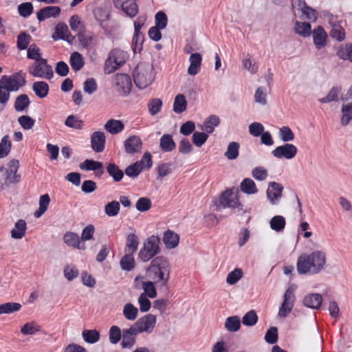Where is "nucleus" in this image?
Listing matches in <instances>:
<instances>
[{"instance_id":"nucleus-54","label":"nucleus","mask_w":352,"mask_h":352,"mask_svg":"<svg viewBox=\"0 0 352 352\" xmlns=\"http://www.w3.org/2000/svg\"><path fill=\"white\" fill-rule=\"evenodd\" d=\"M82 336L84 340L89 344H94L100 339V333L97 330H84Z\"/></svg>"},{"instance_id":"nucleus-8","label":"nucleus","mask_w":352,"mask_h":352,"mask_svg":"<svg viewBox=\"0 0 352 352\" xmlns=\"http://www.w3.org/2000/svg\"><path fill=\"white\" fill-rule=\"evenodd\" d=\"M113 86L120 95L126 96L131 90V79L127 74H116L113 77Z\"/></svg>"},{"instance_id":"nucleus-19","label":"nucleus","mask_w":352,"mask_h":352,"mask_svg":"<svg viewBox=\"0 0 352 352\" xmlns=\"http://www.w3.org/2000/svg\"><path fill=\"white\" fill-rule=\"evenodd\" d=\"M106 137L102 131H95L91 136V146L96 153H101L104 148Z\"/></svg>"},{"instance_id":"nucleus-59","label":"nucleus","mask_w":352,"mask_h":352,"mask_svg":"<svg viewBox=\"0 0 352 352\" xmlns=\"http://www.w3.org/2000/svg\"><path fill=\"white\" fill-rule=\"evenodd\" d=\"M337 54L341 59L352 61V45L348 44L340 47Z\"/></svg>"},{"instance_id":"nucleus-49","label":"nucleus","mask_w":352,"mask_h":352,"mask_svg":"<svg viewBox=\"0 0 352 352\" xmlns=\"http://www.w3.org/2000/svg\"><path fill=\"white\" fill-rule=\"evenodd\" d=\"M121 10L130 17H134L138 12V5L135 0H128Z\"/></svg>"},{"instance_id":"nucleus-4","label":"nucleus","mask_w":352,"mask_h":352,"mask_svg":"<svg viewBox=\"0 0 352 352\" xmlns=\"http://www.w3.org/2000/svg\"><path fill=\"white\" fill-rule=\"evenodd\" d=\"M126 52L118 48L113 49L109 53L104 64V72L110 74L118 69L128 59Z\"/></svg>"},{"instance_id":"nucleus-36","label":"nucleus","mask_w":352,"mask_h":352,"mask_svg":"<svg viewBox=\"0 0 352 352\" xmlns=\"http://www.w3.org/2000/svg\"><path fill=\"white\" fill-rule=\"evenodd\" d=\"M41 329V327L36 321H31L21 327V333L23 336H30L39 332Z\"/></svg>"},{"instance_id":"nucleus-3","label":"nucleus","mask_w":352,"mask_h":352,"mask_svg":"<svg viewBox=\"0 0 352 352\" xmlns=\"http://www.w3.org/2000/svg\"><path fill=\"white\" fill-rule=\"evenodd\" d=\"M153 66L148 63L138 64L133 72L134 82L140 89L148 87L154 80Z\"/></svg>"},{"instance_id":"nucleus-64","label":"nucleus","mask_w":352,"mask_h":352,"mask_svg":"<svg viewBox=\"0 0 352 352\" xmlns=\"http://www.w3.org/2000/svg\"><path fill=\"white\" fill-rule=\"evenodd\" d=\"M252 175L258 181H264L267 177L268 173L263 166H257L252 169Z\"/></svg>"},{"instance_id":"nucleus-43","label":"nucleus","mask_w":352,"mask_h":352,"mask_svg":"<svg viewBox=\"0 0 352 352\" xmlns=\"http://www.w3.org/2000/svg\"><path fill=\"white\" fill-rule=\"evenodd\" d=\"M142 288L144 290V292L141 294H144L145 296H147L151 298H154L157 296V291L155 287V284H156L153 280V281H141Z\"/></svg>"},{"instance_id":"nucleus-6","label":"nucleus","mask_w":352,"mask_h":352,"mask_svg":"<svg viewBox=\"0 0 352 352\" xmlns=\"http://www.w3.org/2000/svg\"><path fill=\"white\" fill-rule=\"evenodd\" d=\"M28 72L34 77L50 80L54 76L52 66L47 64V59L44 58L34 62L28 68Z\"/></svg>"},{"instance_id":"nucleus-30","label":"nucleus","mask_w":352,"mask_h":352,"mask_svg":"<svg viewBox=\"0 0 352 352\" xmlns=\"http://www.w3.org/2000/svg\"><path fill=\"white\" fill-rule=\"evenodd\" d=\"M70 36L67 25L64 23H59L55 28V32L52 35L54 40H67Z\"/></svg>"},{"instance_id":"nucleus-33","label":"nucleus","mask_w":352,"mask_h":352,"mask_svg":"<svg viewBox=\"0 0 352 352\" xmlns=\"http://www.w3.org/2000/svg\"><path fill=\"white\" fill-rule=\"evenodd\" d=\"M285 219L281 215L273 217L270 221V228L276 232H282L285 228Z\"/></svg>"},{"instance_id":"nucleus-24","label":"nucleus","mask_w":352,"mask_h":352,"mask_svg":"<svg viewBox=\"0 0 352 352\" xmlns=\"http://www.w3.org/2000/svg\"><path fill=\"white\" fill-rule=\"evenodd\" d=\"M202 61V56L199 53H192L190 56V65L188 68V73L191 76H195L200 70Z\"/></svg>"},{"instance_id":"nucleus-1","label":"nucleus","mask_w":352,"mask_h":352,"mask_svg":"<svg viewBox=\"0 0 352 352\" xmlns=\"http://www.w3.org/2000/svg\"><path fill=\"white\" fill-rule=\"evenodd\" d=\"M327 264V254L323 250H316L300 255L296 268L299 274L315 275L323 271Z\"/></svg>"},{"instance_id":"nucleus-55","label":"nucleus","mask_w":352,"mask_h":352,"mask_svg":"<svg viewBox=\"0 0 352 352\" xmlns=\"http://www.w3.org/2000/svg\"><path fill=\"white\" fill-rule=\"evenodd\" d=\"M11 147L12 143L9 136H3L0 142V158L6 157L9 154Z\"/></svg>"},{"instance_id":"nucleus-17","label":"nucleus","mask_w":352,"mask_h":352,"mask_svg":"<svg viewBox=\"0 0 352 352\" xmlns=\"http://www.w3.org/2000/svg\"><path fill=\"white\" fill-rule=\"evenodd\" d=\"M8 168L5 167V173L8 176V181L10 184H15L20 181V175L17 174L19 166V162L17 160H11Z\"/></svg>"},{"instance_id":"nucleus-5","label":"nucleus","mask_w":352,"mask_h":352,"mask_svg":"<svg viewBox=\"0 0 352 352\" xmlns=\"http://www.w3.org/2000/svg\"><path fill=\"white\" fill-rule=\"evenodd\" d=\"M160 238L152 235L148 237L140 249L138 256L144 263L148 261L160 252Z\"/></svg>"},{"instance_id":"nucleus-14","label":"nucleus","mask_w":352,"mask_h":352,"mask_svg":"<svg viewBox=\"0 0 352 352\" xmlns=\"http://www.w3.org/2000/svg\"><path fill=\"white\" fill-rule=\"evenodd\" d=\"M80 169L86 171H94L98 177L104 174L103 164L99 161L87 159L79 164Z\"/></svg>"},{"instance_id":"nucleus-52","label":"nucleus","mask_w":352,"mask_h":352,"mask_svg":"<svg viewBox=\"0 0 352 352\" xmlns=\"http://www.w3.org/2000/svg\"><path fill=\"white\" fill-rule=\"evenodd\" d=\"M120 202L117 201H110L104 206V212L108 217L117 216L120 212Z\"/></svg>"},{"instance_id":"nucleus-32","label":"nucleus","mask_w":352,"mask_h":352,"mask_svg":"<svg viewBox=\"0 0 352 352\" xmlns=\"http://www.w3.org/2000/svg\"><path fill=\"white\" fill-rule=\"evenodd\" d=\"M342 91L341 87L334 86L333 87L326 96L321 98L318 100L320 103H329L331 102H336L338 100L339 95Z\"/></svg>"},{"instance_id":"nucleus-20","label":"nucleus","mask_w":352,"mask_h":352,"mask_svg":"<svg viewBox=\"0 0 352 352\" xmlns=\"http://www.w3.org/2000/svg\"><path fill=\"white\" fill-rule=\"evenodd\" d=\"M60 8L58 6H47L41 8L36 13L38 21H43L47 19L56 18L60 15Z\"/></svg>"},{"instance_id":"nucleus-56","label":"nucleus","mask_w":352,"mask_h":352,"mask_svg":"<svg viewBox=\"0 0 352 352\" xmlns=\"http://www.w3.org/2000/svg\"><path fill=\"white\" fill-rule=\"evenodd\" d=\"M120 266L122 270L131 271L135 267V260L132 254L128 253L120 260Z\"/></svg>"},{"instance_id":"nucleus-34","label":"nucleus","mask_w":352,"mask_h":352,"mask_svg":"<svg viewBox=\"0 0 352 352\" xmlns=\"http://www.w3.org/2000/svg\"><path fill=\"white\" fill-rule=\"evenodd\" d=\"M124 128L123 123L118 120L111 119L104 124V129L111 134H117Z\"/></svg>"},{"instance_id":"nucleus-53","label":"nucleus","mask_w":352,"mask_h":352,"mask_svg":"<svg viewBox=\"0 0 352 352\" xmlns=\"http://www.w3.org/2000/svg\"><path fill=\"white\" fill-rule=\"evenodd\" d=\"M278 135L280 139L284 142H292L295 138L294 133L287 126H284L279 129Z\"/></svg>"},{"instance_id":"nucleus-62","label":"nucleus","mask_w":352,"mask_h":352,"mask_svg":"<svg viewBox=\"0 0 352 352\" xmlns=\"http://www.w3.org/2000/svg\"><path fill=\"white\" fill-rule=\"evenodd\" d=\"M208 138V135L206 132L195 131L192 134V141L196 146L201 147L205 144Z\"/></svg>"},{"instance_id":"nucleus-41","label":"nucleus","mask_w":352,"mask_h":352,"mask_svg":"<svg viewBox=\"0 0 352 352\" xmlns=\"http://www.w3.org/2000/svg\"><path fill=\"white\" fill-rule=\"evenodd\" d=\"M123 315L128 320H135L138 315V309L132 303H126L123 307Z\"/></svg>"},{"instance_id":"nucleus-60","label":"nucleus","mask_w":352,"mask_h":352,"mask_svg":"<svg viewBox=\"0 0 352 352\" xmlns=\"http://www.w3.org/2000/svg\"><path fill=\"white\" fill-rule=\"evenodd\" d=\"M243 277V271L240 268H235L230 272L226 278V283L232 285L236 283Z\"/></svg>"},{"instance_id":"nucleus-29","label":"nucleus","mask_w":352,"mask_h":352,"mask_svg":"<svg viewBox=\"0 0 352 352\" xmlns=\"http://www.w3.org/2000/svg\"><path fill=\"white\" fill-rule=\"evenodd\" d=\"M219 122L220 120L219 117L212 115L206 119L203 125L201 126V129L207 134L212 133L214 131V128L219 124Z\"/></svg>"},{"instance_id":"nucleus-39","label":"nucleus","mask_w":352,"mask_h":352,"mask_svg":"<svg viewBox=\"0 0 352 352\" xmlns=\"http://www.w3.org/2000/svg\"><path fill=\"white\" fill-rule=\"evenodd\" d=\"M160 145L161 149L165 152H170L175 148V143L169 134H164L161 137Z\"/></svg>"},{"instance_id":"nucleus-31","label":"nucleus","mask_w":352,"mask_h":352,"mask_svg":"<svg viewBox=\"0 0 352 352\" xmlns=\"http://www.w3.org/2000/svg\"><path fill=\"white\" fill-rule=\"evenodd\" d=\"M30 100L27 94H21L15 100L14 108L17 112L25 111L30 106Z\"/></svg>"},{"instance_id":"nucleus-23","label":"nucleus","mask_w":352,"mask_h":352,"mask_svg":"<svg viewBox=\"0 0 352 352\" xmlns=\"http://www.w3.org/2000/svg\"><path fill=\"white\" fill-rule=\"evenodd\" d=\"M314 43L318 50L324 47L327 43V34L322 26H318L312 32Z\"/></svg>"},{"instance_id":"nucleus-21","label":"nucleus","mask_w":352,"mask_h":352,"mask_svg":"<svg viewBox=\"0 0 352 352\" xmlns=\"http://www.w3.org/2000/svg\"><path fill=\"white\" fill-rule=\"evenodd\" d=\"M78 38L81 45L89 50L94 48L97 44V37L92 32H80L78 34Z\"/></svg>"},{"instance_id":"nucleus-63","label":"nucleus","mask_w":352,"mask_h":352,"mask_svg":"<svg viewBox=\"0 0 352 352\" xmlns=\"http://www.w3.org/2000/svg\"><path fill=\"white\" fill-rule=\"evenodd\" d=\"M18 12L20 16L27 18L33 12V6L30 2L22 3L18 6Z\"/></svg>"},{"instance_id":"nucleus-35","label":"nucleus","mask_w":352,"mask_h":352,"mask_svg":"<svg viewBox=\"0 0 352 352\" xmlns=\"http://www.w3.org/2000/svg\"><path fill=\"white\" fill-rule=\"evenodd\" d=\"M32 89L38 98H43L48 94L49 86L44 81H37L33 84Z\"/></svg>"},{"instance_id":"nucleus-48","label":"nucleus","mask_w":352,"mask_h":352,"mask_svg":"<svg viewBox=\"0 0 352 352\" xmlns=\"http://www.w3.org/2000/svg\"><path fill=\"white\" fill-rule=\"evenodd\" d=\"M295 32L303 37L309 36L311 33V25L306 22L296 21Z\"/></svg>"},{"instance_id":"nucleus-28","label":"nucleus","mask_w":352,"mask_h":352,"mask_svg":"<svg viewBox=\"0 0 352 352\" xmlns=\"http://www.w3.org/2000/svg\"><path fill=\"white\" fill-rule=\"evenodd\" d=\"M27 225L23 219L18 220L14 225V228L11 231V236L14 239H22L26 232Z\"/></svg>"},{"instance_id":"nucleus-47","label":"nucleus","mask_w":352,"mask_h":352,"mask_svg":"<svg viewBox=\"0 0 352 352\" xmlns=\"http://www.w3.org/2000/svg\"><path fill=\"white\" fill-rule=\"evenodd\" d=\"M107 171L113 177L115 182H120L124 177V173L119 167L113 164H109L107 166Z\"/></svg>"},{"instance_id":"nucleus-10","label":"nucleus","mask_w":352,"mask_h":352,"mask_svg":"<svg viewBox=\"0 0 352 352\" xmlns=\"http://www.w3.org/2000/svg\"><path fill=\"white\" fill-rule=\"evenodd\" d=\"M294 300V289L292 287H289L285 292L283 302L279 308L278 317L285 318L292 311Z\"/></svg>"},{"instance_id":"nucleus-25","label":"nucleus","mask_w":352,"mask_h":352,"mask_svg":"<svg viewBox=\"0 0 352 352\" xmlns=\"http://www.w3.org/2000/svg\"><path fill=\"white\" fill-rule=\"evenodd\" d=\"M162 240L166 248L173 249L178 245L179 236L175 232L168 230L164 232Z\"/></svg>"},{"instance_id":"nucleus-57","label":"nucleus","mask_w":352,"mask_h":352,"mask_svg":"<svg viewBox=\"0 0 352 352\" xmlns=\"http://www.w3.org/2000/svg\"><path fill=\"white\" fill-rule=\"evenodd\" d=\"M332 28L330 32V36L338 41H342L345 38L344 29L339 24L332 23Z\"/></svg>"},{"instance_id":"nucleus-18","label":"nucleus","mask_w":352,"mask_h":352,"mask_svg":"<svg viewBox=\"0 0 352 352\" xmlns=\"http://www.w3.org/2000/svg\"><path fill=\"white\" fill-rule=\"evenodd\" d=\"M63 239L64 243L69 247L82 250L85 249V244L81 243L80 237L76 232H65L63 235Z\"/></svg>"},{"instance_id":"nucleus-13","label":"nucleus","mask_w":352,"mask_h":352,"mask_svg":"<svg viewBox=\"0 0 352 352\" xmlns=\"http://www.w3.org/2000/svg\"><path fill=\"white\" fill-rule=\"evenodd\" d=\"M283 187L280 184L271 182L267 190V198L272 205H276L282 197Z\"/></svg>"},{"instance_id":"nucleus-45","label":"nucleus","mask_w":352,"mask_h":352,"mask_svg":"<svg viewBox=\"0 0 352 352\" xmlns=\"http://www.w3.org/2000/svg\"><path fill=\"white\" fill-rule=\"evenodd\" d=\"M139 241L135 234H129L126 237L125 252L133 254L137 251Z\"/></svg>"},{"instance_id":"nucleus-16","label":"nucleus","mask_w":352,"mask_h":352,"mask_svg":"<svg viewBox=\"0 0 352 352\" xmlns=\"http://www.w3.org/2000/svg\"><path fill=\"white\" fill-rule=\"evenodd\" d=\"M142 140L137 135H132L127 138L124 142L125 152L128 154L139 153L142 150Z\"/></svg>"},{"instance_id":"nucleus-58","label":"nucleus","mask_w":352,"mask_h":352,"mask_svg":"<svg viewBox=\"0 0 352 352\" xmlns=\"http://www.w3.org/2000/svg\"><path fill=\"white\" fill-rule=\"evenodd\" d=\"M239 144L236 142H230L228 144L225 156L230 160H235L239 156Z\"/></svg>"},{"instance_id":"nucleus-51","label":"nucleus","mask_w":352,"mask_h":352,"mask_svg":"<svg viewBox=\"0 0 352 352\" xmlns=\"http://www.w3.org/2000/svg\"><path fill=\"white\" fill-rule=\"evenodd\" d=\"M300 5H302L303 6L301 8V12L302 14V16L308 20L311 21H316L317 19V12L316 11L311 8V7H309L306 5V3L305 1H300Z\"/></svg>"},{"instance_id":"nucleus-15","label":"nucleus","mask_w":352,"mask_h":352,"mask_svg":"<svg viewBox=\"0 0 352 352\" xmlns=\"http://www.w3.org/2000/svg\"><path fill=\"white\" fill-rule=\"evenodd\" d=\"M140 333L136 327L131 326L130 328L124 329L122 331L123 339L122 341V346L123 348H131L135 342V336Z\"/></svg>"},{"instance_id":"nucleus-38","label":"nucleus","mask_w":352,"mask_h":352,"mask_svg":"<svg viewBox=\"0 0 352 352\" xmlns=\"http://www.w3.org/2000/svg\"><path fill=\"white\" fill-rule=\"evenodd\" d=\"M50 203V197L48 194L43 195L39 198L38 209L34 212L36 218L41 217L47 210Z\"/></svg>"},{"instance_id":"nucleus-37","label":"nucleus","mask_w":352,"mask_h":352,"mask_svg":"<svg viewBox=\"0 0 352 352\" xmlns=\"http://www.w3.org/2000/svg\"><path fill=\"white\" fill-rule=\"evenodd\" d=\"M69 63L72 69L76 72L80 70L85 65L82 56L77 52H74L71 54Z\"/></svg>"},{"instance_id":"nucleus-61","label":"nucleus","mask_w":352,"mask_h":352,"mask_svg":"<svg viewBox=\"0 0 352 352\" xmlns=\"http://www.w3.org/2000/svg\"><path fill=\"white\" fill-rule=\"evenodd\" d=\"M162 101L160 98H153L148 103V109L151 115L155 116L162 109Z\"/></svg>"},{"instance_id":"nucleus-42","label":"nucleus","mask_w":352,"mask_h":352,"mask_svg":"<svg viewBox=\"0 0 352 352\" xmlns=\"http://www.w3.org/2000/svg\"><path fill=\"white\" fill-rule=\"evenodd\" d=\"M240 188L242 192L248 195L255 194L258 191L255 182L250 178L243 179Z\"/></svg>"},{"instance_id":"nucleus-26","label":"nucleus","mask_w":352,"mask_h":352,"mask_svg":"<svg viewBox=\"0 0 352 352\" xmlns=\"http://www.w3.org/2000/svg\"><path fill=\"white\" fill-rule=\"evenodd\" d=\"M322 302V298L319 294H309L303 300V303L306 307L314 309H319Z\"/></svg>"},{"instance_id":"nucleus-2","label":"nucleus","mask_w":352,"mask_h":352,"mask_svg":"<svg viewBox=\"0 0 352 352\" xmlns=\"http://www.w3.org/2000/svg\"><path fill=\"white\" fill-rule=\"evenodd\" d=\"M170 270L168 259L164 256H159L151 262L146 270V275L159 286H166L170 278Z\"/></svg>"},{"instance_id":"nucleus-12","label":"nucleus","mask_w":352,"mask_h":352,"mask_svg":"<svg viewBox=\"0 0 352 352\" xmlns=\"http://www.w3.org/2000/svg\"><path fill=\"white\" fill-rule=\"evenodd\" d=\"M156 322V316L153 314H148L137 320L134 323V325L140 333L144 332L151 333L155 327Z\"/></svg>"},{"instance_id":"nucleus-40","label":"nucleus","mask_w":352,"mask_h":352,"mask_svg":"<svg viewBox=\"0 0 352 352\" xmlns=\"http://www.w3.org/2000/svg\"><path fill=\"white\" fill-rule=\"evenodd\" d=\"M187 107V100L183 94H177L173 102V111L176 113H181L186 111Z\"/></svg>"},{"instance_id":"nucleus-7","label":"nucleus","mask_w":352,"mask_h":352,"mask_svg":"<svg viewBox=\"0 0 352 352\" xmlns=\"http://www.w3.org/2000/svg\"><path fill=\"white\" fill-rule=\"evenodd\" d=\"M25 83V78L19 74L12 76H2L0 78V85L6 89L10 94L11 91H16Z\"/></svg>"},{"instance_id":"nucleus-22","label":"nucleus","mask_w":352,"mask_h":352,"mask_svg":"<svg viewBox=\"0 0 352 352\" xmlns=\"http://www.w3.org/2000/svg\"><path fill=\"white\" fill-rule=\"evenodd\" d=\"M146 21L145 18L139 17L136 21H134V36L133 37V44H135L136 46L142 45L144 41V34L141 32V30L144 24Z\"/></svg>"},{"instance_id":"nucleus-46","label":"nucleus","mask_w":352,"mask_h":352,"mask_svg":"<svg viewBox=\"0 0 352 352\" xmlns=\"http://www.w3.org/2000/svg\"><path fill=\"white\" fill-rule=\"evenodd\" d=\"M21 305L18 302H6L0 305V315L10 314L21 309Z\"/></svg>"},{"instance_id":"nucleus-11","label":"nucleus","mask_w":352,"mask_h":352,"mask_svg":"<svg viewBox=\"0 0 352 352\" xmlns=\"http://www.w3.org/2000/svg\"><path fill=\"white\" fill-rule=\"evenodd\" d=\"M297 147L289 143L276 147L272 151V155L278 159L285 158L286 160L293 159L297 154Z\"/></svg>"},{"instance_id":"nucleus-27","label":"nucleus","mask_w":352,"mask_h":352,"mask_svg":"<svg viewBox=\"0 0 352 352\" xmlns=\"http://www.w3.org/2000/svg\"><path fill=\"white\" fill-rule=\"evenodd\" d=\"M341 112L340 124L342 126H345L352 121V100L342 104Z\"/></svg>"},{"instance_id":"nucleus-9","label":"nucleus","mask_w":352,"mask_h":352,"mask_svg":"<svg viewBox=\"0 0 352 352\" xmlns=\"http://www.w3.org/2000/svg\"><path fill=\"white\" fill-rule=\"evenodd\" d=\"M219 207L242 210V206L234 189L226 190L221 194L219 198Z\"/></svg>"},{"instance_id":"nucleus-50","label":"nucleus","mask_w":352,"mask_h":352,"mask_svg":"<svg viewBox=\"0 0 352 352\" xmlns=\"http://www.w3.org/2000/svg\"><path fill=\"white\" fill-rule=\"evenodd\" d=\"M65 124L67 127L72 128L74 129L80 130L83 128V121L78 117L74 115L67 116L65 121Z\"/></svg>"},{"instance_id":"nucleus-44","label":"nucleus","mask_w":352,"mask_h":352,"mask_svg":"<svg viewBox=\"0 0 352 352\" xmlns=\"http://www.w3.org/2000/svg\"><path fill=\"white\" fill-rule=\"evenodd\" d=\"M241 327V320L239 316L228 317L225 322V328L230 332H236Z\"/></svg>"}]
</instances>
